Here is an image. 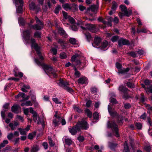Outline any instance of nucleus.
Listing matches in <instances>:
<instances>
[{
  "instance_id": "f257e3e1",
  "label": "nucleus",
  "mask_w": 152,
  "mask_h": 152,
  "mask_svg": "<svg viewBox=\"0 0 152 152\" xmlns=\"http://www.w3.org/2000/svg\"><path fill=\"white\" fill-rule=\"evenodd\" d=\"M35 19L37 24L35 25L29 24V28L30 29L26 30L23 32V37L26 43H29L31 42V47L34 48L40 59L42 60L44 58L39 51V47L38 46L37 44L35 42V39L31 37V34L32 33L31 29L33 28L36 30H40L43 28L44 24L37 17H35Z\"/></svg>"
},
{
  "instance_id": "f03ea898",
  "label": "nucleus",
  "mask_w": 152,
  "mask_h": 152,
  "mask_svg": "<svg viewBox=\"0 0 152 152\" xmlns=\"http://www.w3.org/2000/svg\"><path fill=\"white\" fill-rule=\"evenodd\" d=\"M84 119L83 118L81 121H78L75 127L69 129V131L72 135H75L77 132H79L81 129L87 130L88 128L89 125Z\"/></svg>"
},
{
  "instance_id": "7ed1b4c3",
  "label": "nucleus",
  "mask_w": 152,
  "mask_h": 152,
  "mask_svg": "<svg viewBox=\"0 0 152 152\" xmlns=\"http://www.w3.org/2000/svg\"><path fill=\"white\" fill-rule=\"evenodd\" d=\"M35 61L38 65L41 66L42 67L47 74L48 75V74H52L54 77H56L57 75L56 73L54 72V70L51 67L44 64L42 63L37 59H35Z\"/></svg>"
},
{
  "instance_id": "20e7f679",
  "label": "nucleus",
  "mask_w": 152,
  "mask_h": 152,
  "mask_svg": "<svg viewBox=\"0 0 152 152\" xmlns=\"http://www.w3.org/2000/svg\"><path fill=\"white\" fill-rule=\"evenodd\" d=\"M107 126L108 128H112L114 133L115 134V136L117 137H118L120 135L118 132V126L115 123H110L108 121L107 123Z\"/></svg>"
},
{
  "instance_id": "39448f33",
  "label": "nucleus",
  "mask_w": 152,
  "mask_h": 152,
  "mask_svg": "<svg viewBox=\"0 0 152 152\" xmlns=\"http://www.w3.org/2000/svg\"><path fill=\"white\" fill-rule=\"evenodd\" d=\"M59 85L63 87L68 92L70 93L73 92L72 88L68 86L69 84L67 82H65L63 80H59Z\"/></svg>"
},
{
  "instance_id": "423d86ee",
  "label": "nucleus",
  "mask_w": 152,
  "mask_h": 152,
  "mask_svg": "<svg viewBox=\"0 0 152 152\" xmlns=\"http://www.w3.org/2000/svg\"><path fill=\"white\" fill-rule=\"evenodd\" d=\"M15 3L17 9V12L21 13L22 12L23 0H15Z\"/></svg>"
},
{
  "instance_id": "0eeeda50",
  "label": "nucleus",
  "mask_w": 152,
  "mask_h": 152,
  "mask_svg": "<svg viewBox=\"0 0 152 152\" xmlns=\"http://www.w3.org/2000/svg\"><path fill=\"white\" fill-rule=\"evenodd\" d=\"M97 10V7L95 5H92L86 10V12L91 16L96 13Z\"/></svg>"
},
{
  "instance_id": "6e6552de",
  "label": "nucleus",
  "mask_w": 152,
  "mask_h": 152,
  "mask_svg": "<svg viewBox=\"0 0 152 152\" xmlns=\"http://www.w3.org/2000/svg\"><path fill=\"white\" fill-rule=\"evenodd\" d=\"M116 66L118 69V73L119 74H124L125 73L128 72L129 70V68H127L126 69H121V65L118 63H116Z\"/></svg>"
},
{
  "instance_id": "1a4fd4ad",
  "label": "nucleus",
  "mask_w": 152,
  "mask_h": 152,
  "mask_svg": "<svg viewBox=\"0 0 152 152\" xmlns=\"http://www.w3.org/2000/svg\"><path fill=\"white\" fill-rule=\"evenodd\" d=\"M80 55L78 54H75V55L73 56L71 58V61L73 62L75 61L76 65L80 64L81 62L79 60Z\"/></svg>"
},
{
  "instance_id": "9d476101",
  "label": "nucleus",
  "mask_w": 152,
  "mask_h": 152,
  "mask_svg": "<svg viewBox=\"0 0 152 152\" xmlns=\"http://www.w3.org/2000/svg\"><path fill=\"white\" fill-rule=\"evenodd\" d=\"M30 9L31 10H35L36 12H38L40 10V7L39 5L35 6V4L33 2H31L29 5Z\"/></svg>"
},
{
  "instance_id": "9b49d317",
  "label": "nucleus",
  "mask_w": 152,
  "mask_h": 152,
  "mask_svg": "<svg viewBox=\"0 0 152 152\" xmlns=\"http://www.w3.org/2000/svg\"><path fill=\"white\" fill-rule=\"evenodd\" d=\"M86 26L87 29L91 31L94 33H95L96 32V28L94 25L87 24H86Z\"/></svg>"
},
{
  "instance_id": "f8f14e48",
  "label": "nucleus",
  "mask_w": 152,
  "mask_h": 152,
  "mask_svg": "<svg viewBox=\"0 0 152 152\" xmlns=\"http://www.w3.org/2000/svg\"><path fill=\"white\" fill-rule=\"evenodd\" d=\"M78 83L81 84H88V79L85 77H82L80 78L78 80Z\"/></svg>"
},
{
  "instance_id": "ddd939ff",
  "label": "nucleus",
  "mask_w": 152,
  "mask_h": 152,
  "mask_svg": "<svg viewBox=\"0 0 152 152\" xmlns=\"http://www.w3.org/2000/svg\"><path fill=\"white\" fill-rule=\"evenodd\" d=\"M118 45L121 46L122 45H128L129 44V41L126 39H121L118 41Z\"/></svg>"
},
{
  "instance_id": "4468645a",
  "label": "nucleus",
  "mask_w": 152,
  "mask_h": 152,
  "mask_svg": "<svg viewBox=\"0 0 152 152\" xmlns=\"http://www.w3.org/2000/svg\"><path fill=\"white\" fill-rule=\"evenodd\" d=\"M12 111L15 113H17L19 112L20 110H21V108L18 105H14L12 107Z\"/></svg>"
},
{
  "instance_id": "2eb2a0df",
  "label": "nucleus",
  "mask_w": 152,
  "mask_h": 152,
  "mask_svg": "<svg viewBox=\"0 0 152 152\" xmlns=\"http://www.w3.org/2000/svg\"><path fill=\"white\" fill-rule=\"evenodd\" d=\"M112 108L111 107L110 105H108V110L111 116H115L118 115L116 111L113 112L112 111Z\"/></svg>"
},
{
  "instance_id": "dca6fc26",
  "label": "nucleus",
  "mask_w": 152,
  "mask_h": 152,
  "mask_svg": "<svg viewBox=\"0 0 152 152\" xmlns=\"http://www.w3.org/2000/svg\"><path fill=\"white\" fill-rule=\"evenodd\" d=\"M124 14V15L127 17L129 16L132 14L131 10H129L128 11L127 10V8L121 11Z\"/></svg>"
},
{
  "instance_id": "f3484780",
  "label": "nucleus",
  "mask_w": 152,
  "mask_h": 152,
  "mask_svg": "<svg viewBox=\"0 0 152 152\" xmlns=\"http://www.w3.org/2000/svg\"><path fill=\"white\" fill-rule=\"evenodd\" d=\"M124 14V15L127 17L129 16L132 14L131 10H129L128 11L127 10V8L121 11Z\"/></svg>"
},
{
  "instance_id": "a211bd4d",
  "label": "nucleus",
  "mask_w": 152,
  "mask_h": 152,
  "mask_svg": "<svg viewBox=\"0 0 152 152\" xmlns=\"http://www.w3.org/2000/svg\"><path fill=\"white\" fill-rule=\"evenodd\" d=\"M118 90L124 93H126L128 91V89L127 88L124 87L123 85H122L119 86Z\"/></svg>"
},
{
  "instance_id": "6ab92c4d",
  "label": "nucleus",
  "mask_w": 152,
  "mask_h": 152,
  "mask_svg": "<svg viewBox=\"0 0 152 152\" xmlns=\"http://www.w3.org/2000/svg\"><path fill=\"white\" fill-rule=\"evenodd\" d=\"M18 69L17 68H15L14 70V74L15 76L16 77H22L23 76V74L21 72H19L18 73H17V72L15 71V70L17 71L18 70Z\"/></svg>"
},
{
  "instance_id": "aec40b11",
  "label": "nucleus",
  "mask_w": 152,
  "mask_h": 152,
  "mask_svg": "<svg viewBox=\"0 0 152 152\" xmlns=\"http://www.w3.org/2000/svg\"><path fill=\"white\" fill-rule=\"evenodd\" d=\"M142 86L145 88L147 93L148 92L152 93V86H149L147 88L145 87V86L144 85H142Z\"/></svg>"
},
{
  "instance_id": "412c9836",
  "label": "nucleus",
  "mask_w": 152,
  "mask_h": 152,
  "mask_svg": "<svg viewBox=\"0 0 152 152\" xmlns=\"http://www.w3.org/2000/svg\"><path fill=\"white\" fill-rule=\"evenodd\" d=\"M108 145L111 149H113L117 146V144L116 143L109 142L108 143Z\"/></svg>"
},
{
  "instance_id": "4be33fe9",
  "label": "nucleus",
  "mask_w": 152,
  "mask_h": 152,
  "mask_svg": "<svg viewBox=\"0 0 152 152\" xmlns=\"http://www.w3.org/2000/svg\"><path fill=\"white\" fill-rule=\"evenodd\" d=\"M101 41V39L99 37H96L94 39V43L95 45H99Z\"/></svg>"
},
{
  "instance_id": "5701e85b",
  "label": "nucleus",
  "mask_w": 152,
  "mask_h": 152,
  "mask_svg": "<svg viewBox=\"0 0 152 152\" xmlns=\"http://www.w3.org/2000/svg\"><path fill=\"white\" fill-rule=\"evenodd\" d=\"M129 148L127 142L125 141L124 143V149L123 150V152H129Z\"/></svg>"
},
{
  "instance_id": "b1692460",
  "label": "nucleus",
  "mask_w": 152,
  "mask_h": 152,
  "mask_svg": "<svg viewBox=\"0 0 152 152\" xmlns=\"http://www.w3.org/2000/svg\"><path fill=\"white\" fill-rule=\"evenodd\" d=\"M32 104L31 103V102L30 101H26L25 102H23L21 104V106H31L32 105Z\"/></svg>"
},
{
  "instance_id": "393cba45",
  "label": "nucleus",
  "mask_w": 152,
  "mask_h": 152,
  "mask_svg": "<svg viewBox=\"0 0 152 152\" xmlns=\"http://www.w3.org/2000/svg\"><path fill=\"white\" fill-rule=\"evenodd\" d=\"M108 44V42L106 41H105L104 42H103L102 43V45L101 46V49L102 50H105V49L107 47V46Z\"/></svg>"
},
{
  "instance_id": "a878e982",
  "label": "nucleus",
  "mask_w": 152,
  "mask_h": 152,
  "mask_svg": "<svg viewBox=\"0 0 152 152\" xmlns=\"http://www.w3.org/2000/svg\"><path fill=\"white\" fill-rule=\"evenodd\" d=\"M18 130L19 131L21 135L23 136H26V134L27 132L24 129L19 128Z\"/></svg>"
},
{
  "instance_id": "bb28decb",
  "label": "nucleus",
  "mask_w": 152,
  "mask_h": 152,
  "mask_svg": "<svg viewBox=\"0 0 152 152\" xmlns=\"http://www.w3.org/2000/svg\"><path fill=\"white\" fill-rule=\"evenodd\" d=\"M36 134V132H34L29 134L28 137L29 139H32Z\"/></svg>"
},
{
  "instance_id": "cd10ccee",
  "label": "nucleus",
  "mask_w": 152,
  "mask_h": 152,
  "mask_svg": "<svg viewBox=\"0 0 152 152\" xmlns=\"http://www.w3.org/2000/svg\"><path fill=\"white\" fill-rule=\"evenodd\" d=\"M39 150L38 147L37 145H34L32 147L31 152H37Z\"/></svg>"
},
{
  "instance_id": "c85d7f7f",
  "label": "nucleus",
  "mask_w": 152,
  "mask_h": 152,
  "mask_svg": "<svg viewBox=\"0 0 152 152\" xmlns=\"http://www.w3.org/2000/svg\"><path fill=\"white\" fill-rule=\"evenodd\" d=\"M85 112V113L87 114V115L88 117L91 118L92 117V112L88 109L86 110Z\"/></svg>"
},
{
  "instance_id": "c756f323",
  "label": "nucleus",
  "mask_w": 152,
  "mask_h": 152,
  "mask_svg": "<svg viewBox=\"0 0 152 152\" xmlns=\"http://www.w3.org/2000/svg\"><path fill=\"white\" fill-rule=\"evenodd\" d=\"M85 34L87 41L90 42L91 39V37L90 34L89 33H86Z\"/></svg>"
},
{
  "instance_id": "7c9ffc66",
  "label": "nucleus",
  "mask_w": 152,
  "mask_h": 152,
  "mask_svg": "<svg viewBox=\"0 0 152 152\" xmlns=\"http://www.w3.org/2000/svg\"><path fill=\"white\" fill-rule=\"evenodd\" d=\"M64 141L65 143L68 145H70L72 143V140L69 138L65 139Z\"/></svg>"
},
{
  "instance_id": "2f4dec72",
  "label": "nucleus",
  "mask_w": 152,
  "mask_h": 152,
  "mask_svg": "<svg viewBox=\"0 0 152 152\" xmlns=\"http://www.w3.org/2000/svg\"><path fill=\"white\" fill-rule=\"evenodd\" d=\"M108 21L107 22V25L110 26H112L111 22L113 20V19L111 17H109L107 19Z\"/></svg>"
},
{
  "instance_id": "473e14b6",
  "label": "nucleus",
  "mask_w": 152,
  "mask_h": 152,
  "mask_svg": "<svg viewBox=\"0 0 152 152\" xmlns=\"http://www.w3.org/2000/svg\"><path fill=\"white\" fill-rule=\"evenodd\" d=\"M74 109L78 113H80L83 110L79 108V107L76 106L75 105H74L73 107Z\"/></svg>"
},
{
  "instance_id": "72a5a7b5",
  "label": "nucleus",
  "mask_w": 152,
  "mask_h": 152,
  "mask_svg": "<svg viewBox=\"0 0 152 152\" xmlns=\"http://www.w3.org/2000/svg\"><path fill=\"white\" fill-rule=\"evenodd\" d=\"M8 143V141L7 140H4L3 142L0 144V145L1 148L5 147L6 144Z\"/></svg>"
},
{
  "instance_id": "f704fd0d",
  "label": "nucleus",
  "mask_w": 152,
  "mask_h": 152,
  "mask_svg": "<svg viewBox=\"0 0 152 152\" xmlns=\"http://www.w3.org/2000/svg\"><path fill=\"white\" fill-rule=\"evenodd\" d=\"M126 86L130 88H134L135 87V86L133 83L130 82H127L126 83Z\"/></svg>"
},
{
  "instance_id": "c9c22d12",
  "label": "nucleus",
  "mask_w": 152,
  "mask_h": 152,
  "mask_svg": "<svg viewBox=\"0 0 152 152\" xmlns=\"http://www.w3.org/2000/svg\"><path fill=\"white\" fill-rule=\"evenodd\" d=\"M20 96H21L24 99L26 97V94L24 93H20L17 95L15 96V97L16 98Z\"/></svg>"
},
{
  "instance_id": "e433bc0d",
  "label": "nucleus",
  "mask_w": 152,
  "mask_h": 152,
  "mask_svg": "<svg viewBox=\"0 0 152 152\" xmlns=\"http://www.w3.org/2000/svg\"><path fill=\"white\" fill-rule=\"evenodd\" d=\"M118 39V36H115L112 37L111 40L112 42H116Z\"/></svg>"
},
{
  "instance_id": "4c0bfd02",
  "label": "nucleus",
  "mask_w": 152,
  "mask_h": 152,
  "mask_svg": "<svg viewBox=\"0 0 152 152\" xmlns=\"http://www.w3.org/2000/svg\"><path fill=\"white\" fill-rule=\"evenodd\" d=\"M61 7L58 5L56 8L54 10V12L56 14H57L59 12V11L61 10Z\"/></svg>"
},
{
  "instance_id": "58836bf2",
  "label": "nucleus",
  "mask_w": 152,
  "mask_h": 152,
  "mask_svg": "<svg viewBox=\"0 0 152 152\" xmlns=\"http://www.w3.org/2000/svg\"><path fill=\"white\" fill-rule=\"evenodd\" d=\"M147 32V30L145 28H142L140 30L138 29L137 30V32L138 33L142 32V33H146Z\"/></svg>"
},
{
  "instance_id": "ea45409f",
  "label": "nucleus",
  "mask_w": 152,
  "mask_h": 152,
  "mask_svg": "<svg viewBox=\"0 0 152 152\" xmlns=\"http://www.w3.org/2000/svg\"><path fill=\"white\" fill-rule=\"evenodd\" d=\"M41 34L40 32L38 31L35 32L34 34V36L35 37L40 38L41 37Z\"/></svg>"
},
{
  "instance_id": "a19ab883",
  "label": "nucleus",
  "mask_w": 152,
  "mask_h": 152,
  "mask_svg": "<svg viewBox=\"0 0 152 152\" xmlns=\"http://www.w3.org/2000/svg\"><path fill=\"white\" fill-rule=\"evenodd\" d=\"M32 116L34 121L35 122H36L37 119V118L38 117L37 113H36L33 114Z\"/></svg>"
},
{
  "instance_id": "79ce46f5",
  "label": "nucleus",
  "mask_w": 152,
  "mask_h": 152,
  "mask_svg": "<svg viewBox=\"0 0 152 152\" xmlns=\"http://www.w3.org/2000/svg\"><path fill=\"white\" fill-rule=\"evenodd\" d=\"M70 43L72 44H75L76 42V40L74 38H71L69 39Z\"/></svg>"
},
{
  "instance_id": "37998d69",
  "label": "nucleus",
  "mask_w": 152,
  "mask_h": 152,
  "mask_svg": "<svg viewBox=\"0 0 152 152\" xmlns=\"http://www.w3.org/2000/svg\"><path fill=\"white\" fill-rule=\"evenodd\" d=\"M135 126L138 129H141L142 127V126L141 123H136Z\"/></svg>"
},
{
  "instance_id": "c03bdc74",
  "label": "nucleus",
  "mask_w": 152,
  "mask_h": 152,
  "mask_svg": "<svg viewBox=\"0 0 152 152\" xmlns=\"http://www.w3.org/2000/svg\"><path fill=\"white\" fill-rule=\"evenodd\" d=\"M67 19L71 23H75V20L70 16L68 17V18Z\"/></svg>"
},
{
  "instance_id": "a18cd8bd",
  "label": "nucleus",
  "mask_w": 152,
  "mask_h": 152,
  "mask_svg": "<svg viewBox=\"0 0 152 152\" xmlns=\"http://www.w3.org/2000/svg\"><path fill=\"white\" fill-rule=\"evenodd\" d=\"M74 69L75 71V76H76V77H79L80 76V72H79L77 71L76 68L75 67Z\"/></svg>"
},
{
  "instance_id": "49530a36",
  "label": "nucleus",
  "mask_w": 152,
  "mask_h": 152,
  "mask_svg": "<svg viewBox=\"0 0 152 152\" xmlns=\"http://www.w3.org/2000/svg\"><path fill=\"white\" fill-rule=\"evenodd\" d=\"M66 55L65 53H62L60 54V58L61 59H64L66 58Z\"/></svg>"
},
{
  "instance_id": "de8ad7c7",
  "label": "nucleus",
  "mask_w": 152,
  "mask_h": 152,
  "mask_svg": "<svg viewBox=\"0 0 152 152\" xmlns=\"http://www.w3.org/2000/svg\"><path fill=\"white\" fill-rule=\"evenodd\" d=\"M91 93L95 94L97 91V89L95 87H92L91 88Z\"/></svg>"
},
{
  "instance_id": "09e8293b",
  "label": "nucleus",
  "mask_w": 152,
  "mask_h": 152,
  "mask_svg": "<svg viewBox=\"0 0 152 152\" xmlns=\"http://www.w3.org/2000/svg\"><path fill=\"white\" fill-rule=\"evenodd\" d=\"M117 4L115 2H114L111 8V10L113 11H115L117 8Z\"/></svg>"
},
{
  "instance_id": "8fccbe9b",
  "label": "nucleus",
  "mask_w": 152,
  "mask_h": 152,
  "mask_svg": "<svg viewBox=\"0 0 152 152\" xmlns=\"http://www.w3.org/2000/svg\"><path fill=\"white\" fill-rule=\"evenodd\" d=\"M110 102L113 104H115L117 103L116 99L113 98H111L110 99Z\"/></svg>"
},
{
  "instance_id": "3c124183",
  "label": "nucleus",
  "mask_w": 152,
  "mask_h": 152,
  "mask_svg": "<svg viewBox=\"0 0 152 152\" xmlns=\"http://www.w3.org/2000/svg\"><path fill=\"white\" fill-rule=\"evenodd\" d=\"M99 114L97 112L94 113L93 115V117L94 119H97L99 118Z\"/></svg>"
},
{
  "instance_id": "603ef678",
  "label": "nucleus",
  "mask_w": 152,
  "mask_h": 152,
  "mask_svg": "<svg viewBox=\"0 0 152 152\" xmlns=\"http://www.w3.org/2000/svg\"><path fill=\"white\" fill-rule=\"evenodd\" d=\"M63 7L65 10L66 9H70L71 8L69 4H66L63 5Z\"/></svg>"
},
{
  "instance_id": "864d4df0",
  "label": "nucleus",
  "mask_w": 152,
  "mask_h": 152,
  "mask_svg": "<svg viewBox=\"0 0 152 152\" xmlns=\"http://www.w3.org/2000/svg\"><path fill=\"white\" fill-rule=\"evenodd\" d=\"M19 22L23 26L24 25L25 21L24 19L22 18H20L18 20Z\"/></svg>"
},
{
  "instance_id": "5fc2aeb1",
  "label": "nucleus",
  "mask_w": 152,
  "mask_h": 152,
  "mask_svg": "<svg viewBox=\"0 0 152 152\" xmlns=\"http://www.w3.org/2000/svg\"><path fill=\"white\" fill-rule=\"evenodd\" d=\"M59 31L61 35H64L65 34V31L62 28H59Z\"/></svg>"
},
{
  "instance_id": "6e6d98bb",
  "label": "nucleus",
  "mask_w": 152,
  "mask_h": 152,
  "mask_svg": "<svg viewBox=\"0 0 152 152\" xmlns=\"http://www.w3.org/2000/svg\"><path fill=\"white\" fill-rule=\"evenodd\" d=\"M53 100L54 101L56 104H61V102H59L58 99L57 98H53Z\"/></svg>"
},
{
  "instance_id": "4d7b16f0",
  "label": "nucleus",
  "mask_w": 152,
  "mask_h": 152,
  "mask_svg": "<svg viewBox=\"0 0 152 152\" xmlns=\"http://www.w3.org/2000/svg\"><path fill=\"white\" fill-rule=\"evenodd\" d=\"M13 134L12 133L9 134L7 136V138L9 140H11L13 138Z\"/></svg>"
},
{
  "instance_id": "13d9d810",
  "label": "nucleus",
  "mask_w": 152,
  "mask_h": 152,
  "mask_svg": "<svg viewBox=\"0 0 152 152\" xmlns=\"http://www.w3.org/2000/svg\"><path fill=\"white\" fill-rule=\"evenodd\" d=\"M10 127L11 128V129L12 130H14L16 129L15 127L14 126V125L13 123H10L9 124Z\"/></svg>"
},
{
  "instance_id": "bf43d9fd",
  "label": "nucleus",
  "mask_w": 152,
  "mask_h": 152,
  "mask_svg": "<svg viewBox=\"0 0 152 152\" xmlns=\"http://www.w3.org/2000/svg\"><path fill=\"white\" fill-rule=\"evenodd\" d=\"M53 122L54 125L56 126H58L59 125V121H57L56 119H53Z\"/></svg>"
},
{
  "instance_id": "052dcab7",
  "label": "nucleus",
  "mask_w": 152,
  "mask_h": 152,
  "mask_svg": "<svg viewBox=\"0 0 152 152\" xmlns=\"http://www.w3.org/2000/svg\"><path fill=\"white\" fill-rule=\"evenodd\" d=\"M49 139V142L50 145V146H53L54 145V143L53 142L51 138H48Z\"/></svg>"
},
{
  "instance_id": "680f3d73",
  "label": "nucleus",
  "mask_w": 152,
  "mask_h": 152,
  "mask_svg": "<svg viewBox=\"0 0 152 152\" xmlns=\"http://www.w3.org/2000/svg\"><path fill=\"white\" fill-rule=\"evenodd\" d=\"M79 10L81 11H83L84 10H86V7L82 5H80L79 6Z\"/></svg>"
},
{
  "instance_id": "e2e57ef3",
  "label": "nucleus",
  "mask_w": 152,
  "mask_h": 152,
  "mask_svg": "<svg viewBox=\"0 0 152 152\" xmlns=\"http://www.w3.org/2000/svg\"><path fill=\"white\" fill-rule=\"evenodd\" d=\"M9 104L8 103H6L3 106V108L6 110L9 109Z\"/></svg>"
},
{
  "instance_id": "0e129e2a",
  "label": "nucleus",
  "mask_w": 152,
  "mask_h": 152,
  "mask_svg": "<svg viewBox=\"0 0 152 152\" xmlns=\"http://www.w3.org/2000/svg\"><path fill=\"white\" fill-rule=\"evenodd\" d=\"M151 83V81L149 80L148 79L145 80L144 81V83L145 85L147 86L149 85Z\"/></svg>"
},
{
  "instance_id": "69168bd1",
  "label": "nucleus",
  "mask_w": 152,
  "mask_h": 152,
  "mask_svg": "<svg viewBox=\"0 0 152 152\" xmlns=\"http://www.w3.org/2000/svg\"><path fill=\"white\" fill-rule=\"evenodd\" d=\"M62 13L63 16L66 19H67L69 16L67 15V13L64 11H62Z\"/></svg>"
},
{
  "instance_id": "338daca9",
  "label": "nucleus",
  "mask_w": 152,
  "mask_h": 152,
  "mask_svg": "<svg viewBox=\"0 0 152 152\" xmlns=\"http://www.w3.org/2000/svg\"><path fill=\"white\" fill-rule=\"evenodd\" d=\"M42 145L45 149H48V144L47 142H45L42 144Z\"/></svg>"
},
{
  "instance_id": "774afa93",
  "label": "nucleus",
  "mask_w": 152,
  "mask_h": 152,
  "mask_svg": "<svg viewBox=\"0 0 152 152\" xmlns=\"http://www.w3.org/2000/svg\"><path fill=\"white\" fill-rule=\"evenodd\" d=\"M144 149L147 151L149 152L151 149V148L149 146H147L145 147Z\"/></svg>"
}]
</instances>
